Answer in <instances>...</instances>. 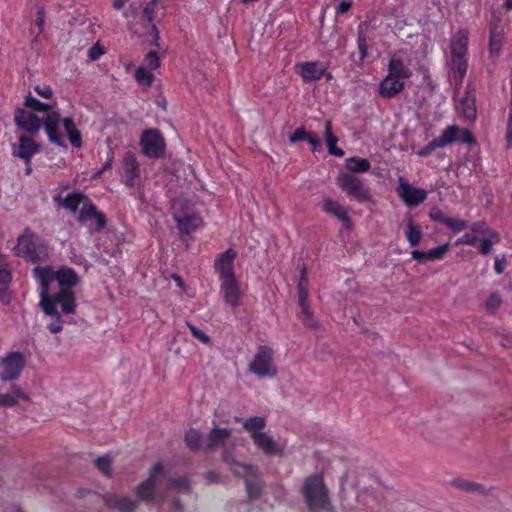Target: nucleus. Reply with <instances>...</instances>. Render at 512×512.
<instances>
[{
  "label": "nucleus",
  "mask_w": 512,
  "mask_h": 512,
  "mask_svg": "<svg viewBox=\"0 0 512 512\" xmlns=\"http://www.w3.org/2000/svg\"><path fill=\"white\" fill-rule=\"evenodd\" d=\"M275 351L267 346H259L249 363V371L259 378H273L278 374Z\"/></svg>",
  "instance_id": "nucleus-8"
},
{
  "label": "nucleus",
  "mask_w": 512,
  "mask_h": 512,
  "mask_svg": "<svg viewBox=\"0 0 512 512\" xmlns=\"http://www.w3.org/2000/svg\"><path fill=\"white\" fill-rule=\"evenodd\" d=\"M104 54V49L99 44L93 45L88 51V57L91 61L97 60L101 55Z\"/></svg>",
  "instance_id": "nucleus-52"
},
{
  "label": "nucleus",
  "mask_w": 512,
  "mask_h": 512,
  "mask_svg": "<svg viewBox=\"0 0 512 512\" xmlns=\"http://www.w3.org/2000/svg\"><path fill=\"white\" fill-rule=\"evenodd\" d=\"M308 136V131L304 127H298L295 132L289 136V140L292 143H295L300 140H306Z\"/></svg>",
  "instance_id": "nucleus-50"
},
{
  "label": "nucleus",
  "mask_w": 512,
  "mask_h": 512,
  "mask_svg": "<svg viewBox=\"0 0 512 512\" xmlns=\"http://www.w3.org/2000/svg\"><path fill=\"white\" fill-rule=\"evenodd\" d=\"M161 5V8L164 9V5L161 4L160 0H151L147 3L144 8L143 15L149 21L152 22L154 20V13L158 6Z\"/></svg>",
  "instance_id": "nucleus-40"
},
{
  "label": "nucleus",
  "mask_w": 512,
  "mask_h": 512,
  "mask_svg": "<svg viewBox=\"0 0 512 512\" xmlns=\"http://www.w3.org/2000/svg\"><path fill=\"white\" fill-rule=\"evenodd\" d=\"M143 153L151 158H159L164 154L165 141L157 129L145 130L140 139Z\"/></svg>",
  "instance_id": "nucleus-14"
},
{
  "label": "nucleus",
  "mask_w": 512,
  "mask_h": 512,
  "mask_svg": "<svg viewBox=\"0 0 512 512\" xmlns=\"http://www.w3.org/2000/svg\"><path fill=\"white\" fill-rule=\"evenodd\" d=\"M501 304V298L497 294H493L489 297L486 302V309L489 311H495Z\"/></svg>",
  "instance_id": "nucleus-51"
},
{
  "label": "nucleus",
  "mask_w": 512,
  "mask_h": 512,
  "mask_svg": "<svg viewBox=\"0 0 512 512\" xmlns=\"http://www.w3.org/2000/svg\"><path fill=\"white\" fill-rule=\"evenodd\" d=\"M404 90V82L389 74L379 84V94L383 98H392Z\"/></svg>",
  "instance_id": "nucleus-22"
},
{
  "label": "nucleus",
  "mask_w": 512,
  "mask_h": 512,
  "mask_svg": "<svg viewBox=\"0 0 512 512\" xmlns=\"http://www.w3.org/2000/svg\"><path fill=\"white\" fill-rule=\"evenodd\" d=\"M171 487L179 491L189 489V483L185 478L165 480L164 467L156 463L150 470L147 479L141 482L134 490L136 496L144 501L162 503L164 496L161 487Z\"/></svg>",
  "instance_id": "nucleus-2"
},
{
  "label": "nucleus",
  "mask_w": 512,
  "mask_h": 512,
  "mask_svg": "<svg viewBox=\"0 0 512 512\" xmlns=\"http://www.w3.org/2000/svg\"><path fill=\"white\" fill-rule=\"evenodd\" d=\"M324 136L326 138L329 154L338 156V157L343 156L344 151L342 149L336 147L338 138L332 134V123L330 120H327L325 122Z\"/></svg>",
  "instance_id": "nucleus-33"
},
{
  "label": "nucleus",
  "mask_w": 512,
  "mask_h": 512,
  "mask_svg": "<svg viewBox=\"0 0 512 512\" xmlns=\"http://www.w3.org/2000/svg\"><path fill=\"white\" fill-rule=\"evenodd\" d=\"M460 128L457 125L448 126L442 134L425 145L418 151V155L426 157L430 155L435 149L443 148L449 144L456 142L459 138Z\"/></svg>",
  "instance_id": "nucleus-16"
},
{
  "label": "nucleus",
  "mask_w": 512,
  "mask_h": 512,
  "mask_svg": "<svg viewBox=\"0 0 512 512\" xmlns=\"http://www.w3.org/2000/svg\"><path fill=\"white\" fill-rule=\"evenodd\" d=\"M452 70L459 81H462L467 71L465 57H452Z\"/></svg>",
  "instance_id": "nucleus-37"
},
{
  "label": "nucleus",
  "mask_w": 512,
  "mask_h": 512,
  "mask_svg": "<svg viewBox=\"0 0 512 512\" xmlns=\"http://www.w3.org/2000/svg\"><path fill=\"white\" fill-rule=\"evenodd\" d=\"M24 105H36V116L39 118V129L43 126L52 143L66 147L64 138L59 131L60 115L54 110L53 106L40 102L30 94L25 97Z\"/></svg>",
  "instance_id": "nucleus-5"
},
{
  "label": "nucleus",
  "mask_w": 512,
  "mask_h": 512,
  "mask_svg": "<svg viewBox=\"0 0 512 512\" xmlns=\"http://www.w3.org/2000/svg\"><path fill=\"white\" fill-rule=\"evenodd\" d=\"M152 33H153V38H154L153 44L158 47L160 36H159V31L155 25H152Z\"/></svg>",
  "instance_id": "nucleus-64"
},
{
  "label": "nucleus",
  "mask_w": 512,
  "mask_h": 512,
  "mask_svg": "<svg viewBox=\"0 0 512 512\" xmlns=\"http://www.w3.org/2000/svg\"><path fill=\"white\" fill-rule=\"evenodd\" d=\"M96 467L105 475L111 476V460L109 457H100L95 461Z\"/></svg>",
  "instance_id": "nucleus-47"
},
{
  "label": "nucleus",
  "mask_w": 512,
  "mask_h": 512,
  "mask_svg": "<svg viewBox=\"0 0 512 512\" xmlns=\"http://www.w3.org/2000/svg\"><path fill=\"white\" fill-rule=\"evenodd\" d=\"M506 261L505 258H497L495 262V270L498 274H501L505 268Z\"/></svg>",
  "instance_id": "nucleus-61"
},
{
  "label": "nucleus",
  "mask_w": 512,
  "mask_h": 512,
  "mask_svg": "<svg viewBox=\"0 0 512 512\" xmlns=\"http://www.w3.org/2000/svg\"><path fill=\"white\" fill-rule=\"evenodd\" d=\"M177 227L182 234H189L201 226L202 220L197 214L175 216Z\"/></svg>",
  "instance_id": "nucleus-27"
},
{
  "label": "nucleus",
  "mask_w": 512,
  "mask_h": 512,
  "mask_svg": "<svg viewBox=\"0 0 512 512\" xmlns=\"http://www.w3.org/2000/svg\"><path fill=\"white\" fill-rule=\"evenodd\" d=\"M458 108L463 116L470 121H474L477 117L475 94L471 90H466L459 100Z\"/></svg>",
  "instance_id": "nucleus-23"
},
{
  "label": "nucleus",
  "mask_w": 512,
  "mask_h": 512,
  "mask_svg": "<svg viewBox=\"0 0 512 512\" xmlns=\"http://www.w3.org/2000/svg\"><path fill=\"white\" fill-rule=\"evenodd\" d=\"M145 65L149 69H158L160 67V57L157 52L150 51L144 59Z\"/></svg>",
  "instance_id": "nucleus-45"
},
{
  "label": "nucleus",
  "mask_w": 512,
  "mask_h": 512,
  "mask_svg": "<svg viewBox=\"0 0 512 512\" xmlns=\"http://www.w3.org/2000/svg\"><path fill=\"white\" fill-rule=\"evenodd\" d=\"M11 272L7 268H0V287L10 286Z\"/></svg>",
  "instance_id": "nucleus-54"
},
{
  "label": "nucleus",
  "mask_w": 512,
  "mask_h": 512,
  "mask_svg": "<svg viewBox=\"0 0 512 512\" xmlns=\"http://www.w3.org/2000/svg\"><path fill=\"white\" fill-rule=\"evenodd\" d=\"M111 165H112V158H109L105 164L103 165V167L97 171L94 175H93V178H98L105 170L107 169H110L111 168Z\"/></svg>",
  "instance_id": "nucleus-63"
},
{
  "label": "nucleus",
  "mask_w": 512,
  "mask_h": 512,
  "mask_svg": "<svg viewBox=\"0 0 512 512\" xmlns=\"http://www.w3.org/2000/svg\"><path fill=\"white\" fill-rule=\"evenodd\" d=\"M296 68L305 83L319 80L326 74V67L318 61L300 63Z\"/></svg>",
  "instance_id": "nucleus-20"
},
{
  "label": "nucleus",
  "mask_w": 512,
  "mask_h": 512,
  "mask_svg": "<svg viewBox=\"0 0 512 512\" xmlns=\"http://www.w3.org/2000/svg\"><path fill=\"white\" fill-rule=\"evenodd\" d=\"M398 194L409 207H415L424 202L427 192L421 188L412 187L403 177L399 179Z\"/></svg>",
  "instance_id": "nucleus-17"
},
{
  "label": "nucleus",
  "mask_w": 512,
  "mask_h": 512,
  "mask_svg": "<svg viewBox=\"0 0 512 512\" xmlns=\"http://www.w3.org/2000/svg\"><path fill=\"white\" fill-rule=\"evenodd\" d=\"M25 107L29 110L23 108H17L15 110V124L29 134H36L39 131V118L36 116V105H25Z\"/></svg>",
  "instance_id": "nucleus-15"
},
{
  "label": "nucleus",
  "mask_w": 512,
  "mask_h": 512,
  "mask_svg": "<svg viewBox=\"0 0 512 512\" xmlns=\"http://www.w3.org/2000/svg\"><path fill=\"white\" fill-rule=\"evenodd\" d=\"M94 219L96 220V228H97V230L104 229V227L106 225V220H105L104 215L101 212H98L96 214V216L94 217Z\"/></svg>",
  "instance_id": "nucleus-60"
},
{
  "label": "nucleus",
  "mask_w": 512,
  "mask_h": 512,
  "mask_svg": "<svg viewBox=\"0 0 512 512\" xmlns=\"http://www.w3.org/2000/svg\"><path fill=\"white\" fill-rule=\"evenodd\" d=\"M40 307L46 316L50 318L47 328L51 333H59L63 329L62 314H74L76 311V297L72 290L61 289L51 296L50 288L46 285L39 288Z\"/></svg>",
  "instance_id": "nucleus-1"
},
{
  "label": "nucleus",
  "mask_w": 512,
  "mask_h": 512,
  "mask_svg": "<svg viewBox=\"0 0 512 512\" xmlns=\"http://www.w3.org/2000/svg\"><path fill=\"white\" fill-rule=\"evenodd\" d=\"M504 41L503 29L498 26L491 27L489 37V56L495 58L500 54Z\"/></svg>",
  "instance_id": "nucleus-30"
},
{
  "label": "nucleus",
  "mask_w": 512,
  "mask_h": 512,
  "mask_svg": "<svg viewBox=\"0 0 512 512\" xmlns=\"http://www.w3.org/2000/svg\"><path fill=\"white\" fill-rule=\"evenodd\" d=\"M471 230L474 235L479 236L480 238L488 237V234L493 232L492 230H489L487 225L483 222L474 223Z\"/></svg>",
  "instance_id": "nucleus-48"
},
{
  "label": "nucleus",
  "mask_w": 512,
  "mask_h": 512,
  "mask_svg": "<svg viewBox=\"0 0 512 512\" xmlns=\"http://www.w3.org/2000/svg\"><path fill=\"white\" fill-rule=\"evenodd\" d=\"M221 280V294L227 305L236 309L241 304V291L233 272L232 258H218L215 262Z\"/></svg>",
  "instance_id": "nucleus-6"
},
{
  "label": "nucleus",
  "mask_w": 512,
  "mask_h": 512,
  "mask_svg": "<svg viewBox=\"0 0 512 512\" xmlns=\"http://www.w3.org/2000/svg\"><path fill=\"white\" fill-rule=\"evenodd\" d=\"M106 504L109 507L118 509L121 512H133L137 507V501L129 498V497H121V498H106Z\"/></svg>",
  "instance_id": "nucleus-32"
},
{
  "label": "nucleus",
  "mask_w": 512,
  "mask_h": 512,
  "mask_svg": "<svg viewBox=\"0 0 512 512\" xmlns=\"http://www.w3.org/2000/svg\"><path fill=\"white\" fill-rule=\"evenodd\" d=\"M351 8V3L347 1H342L337 7V13L343 14L347 12Z\"/></svg>",
  "instance_id": "nucleus-62"
},
{
  "label": "nucleus",
  "mask_w": 512,
  "mask_h": 512,
  "mask_svg": "<svg viewBox=\"0 0 512 512\" xmlns=\"http://www.w3.org/2000/svg\"><path fill=\"white\" fill-rule=\"evenodd\" d=\"M388 74L404 82L411 77L412 72L400 58L392 57L388 63Z\"/></svg>",
  "instance_id": "nucleus-29"
},
{
  "label": "nucleus",
  "mask_w": 512,
  "mask_h": 512,
  "mask_svg": "<svg viewBox=\"0 0 512 512\" xmlns=\"http://www.w3.org/2000/svg\"><path fill=\"white\" fill-rule=\"evenodd\" d=\"M35 23L39 28V33H42L44 30V23H45V11H44L43 7H41L37 11Z\"/></svg>",
  "instance_id": "nucleus-55"
},
{
  "label": "nucleus",
  "mask_w": 512,
  "mask_h": 512,
  "mask_svg": "<svg viewBox=\"0 0 512 512\" xmlns=\"http://www.w3.org/2000/svg\"><path fill=\"white\" fill-rule=\"evenodd\" d=\"M55 202L58 203L59 206H62L66 209L71 210L72 212H76L79 208L80 204H85L87 201L86 195L82 192H72L68 194L65 198H61L60 196H56L54 198Z\"/></svg>",
  "instance_id": "nucleus-24"
},
{
  "label": "nucleus",
  "mask_w": 512,
  "mask_h": 512,
  "mask_svg": "<svg viewBox=\"0 0 512 512\" xmlns=\"http://www.w3.org/2000/svg\"><path fill=\"white\" fill-rule=\"evenodd\" d=\"M506 141H507V148H511L512 147V110H510L508 123H507Z\"/></svg>",
  "instance_id": "nucleus-57"
},
{
  "label": "nucleus",
  "mask_w": 512,
  "mask_h": 512,
  "mask_svg": "<svg viewBox=\"0 0 512 512\" xmlns=\"http://www.w3.org/2000/svg\"><path fill=\"white\" fill-rule=\"evenodd\" d=\"M63 126L67 133L70 143L74 147H81L82 138L80 131L76 128V125L72 118L67 117L63 119Z\"/></svg>",
  "instance_id": "nucleus-34"
},
{
  "label": "nucleus",
  "mask_w": 512,
  "mask_h": 512,
  "mask_svg": "<svg viewBox=\"0 0 512 512\" xmlns=\"http://www.w3.org/2000/svg\"><path fill=\"white\" fill-rule=\"evenodd\" d=\"M369 25L366 22H362L358 27V48L360 52V58L364 59L367 56V31Z\"/></svg>",
  "instance_id": "nucleus-36"
},
{
  "label": "nucleus",
  "mask_w": 512,
  "mask_h": 512,
  "mask_svg": "<svg viewBox=\"0 0 512 512\" xmlns=\"http://www.w3.org/2000/svg\"><path fill=\"white\" fill-rule=\"evenodd\" d=\"M323 209L325 212L334 215L347 227L352 225L351 219L348 216L346 209L338 202L332 199H326L323 204Z\"/></svg>",
  "instance_id": "nucleus-25"
},
{
  "label": "nucleus",
  "mask_w": 512,
  "mask_h": 512,
  "mask_svg": "<svg viewBox=\"0 0 512 512\" xmlns=\"http://www.w3.org/2000/svg\"><path fill=\"white\" fill-rule=\"evenodd\" d=\"M98 213L96 207L92 203L84 204L83 208L80 211L79 219L81 221H87L89 219H94L96 214Z\"/></svg>",
  "instance_id": "nucleus-44"
},
{
  "label": "nucleus",
  "mask_w": 512,
  "mask_h": 512,
  "mask_svg": "<svg viewBox=\"0 0 512 512\" xmlns=\"http://www.w3.org/2000/svg\"><path fill=\"white\" fill-rule=\"evenodd\" d=\"M406 235H407V239L410 242V244L412 246H416L420 241L421 231L417 226H415L412 222H410L408 225V230H407Z\"/></svg>",
  "instance_id": "nucleus-42"
},
{
  "label": "nucleus",
  "mask_w": 512,
  "mask_h": 512,
  "mask_svg": "<svg viewBox=\"0 0 512 512\" xmlns=\"http://www.w3.org/2000/svg\"><path fill=\"white\" fill-rule=\"evenodd\" d=\"M301 492L310 512H332L329 491L321 474L306 478Z\"/></svg>",
  "instance_id": "nucleus-3"
},
{
  "label": "nucleus",
  "mask_w": 512,
  "mask_h": 512,
  "mask_svg": "<svg viewBox=\"0 0 512 512\" xmlns=\"http://www.w3.org/2000/svg\"><path fill=\"white\" fill-rule=\"evenodd\" d=\"M468 40V32L465 30H460L453 36L451 40L452 57H465Z\"/></svg>",
  "instance_id": "nucleus-26"
},
{
  "label": "nucleus",
  "mask_w": 512,
  "mask_h": 512,
  "mask_svg": "<svg viewBox=\"0 0 512 512\" xmlns=\"http://www.w3.org/2000/svg\"><path fill=\"white\" fill-rule=\"evenodd\" d=\"M429 216L432 220L434 221H437V222H440L442 224H446L447 220H448V216H446L439 208L437 207H434V208H431L430 212H429Z\"/></svg>",
  "instance_id": "nucleus-49"
},
{
  "label": "nucleus",
  "mask_w": 512,
  "mask_h": 512,
  "mask_svg": "<svg viewBox=\"0 0 512 512\" xmlns=\"http://www.w3.org/2000/svg\"><path fill=\"white\" fill-rule=\"evenodd\" d=\"M338 186L348 194L349 197L358 202H372L369 189L363 181L350 173H342L337 177Z\"/></svg>",
  "instance_id": "nucleus-12"
},
{
  "label": "nucleus",
  "mask_w": 512,
  "mask_h": 512,
  "mask_svg": "<svg viewBox=\"0 0 512 512\" xmlns=\"http://www.w3.org/2000/svg\"><path fill=\"white\" fill-rule=\"evenodd\" d=\"M20 399L28 400L29 398L24 394L20 386L14 384L11 387V393L0 394V406L14 407Z\"/></svg>",
  "instance_id": "nucleus-31"
},
{
  "label": "nucleus",
  "mask_w": 512,
  "mask_h": 512,
  "mask_svg": "<svg viewBox=\"0 0 512 512\" xmlns=\"http://www.w3.org/2000/svg\"><path fill=\"white\" fill-rule=\"evenodd\" d=\"M298 303L300 306V320L307 328L317 330L320 328L318 320L314 317L309 303L308 278L306 268L301 270V277L297 285Z\"/></svg>",
  "instance_id": "nucleus-10"
},
{
  "label": "nucleus",
  "mask_w": 512,
  "mask_h": 512,
  "mask_svg": "<svg viewBox=\"0 0 512 512\" xmlns=\"http://www.w3.org/2000/svg\"><path fill=\"white\" fill-rule=\"evenodd\" d=\"M34 90L37 92L38 95L44 97V98H51L53 95V91L50 86L45 85L43 87L35 86Z\"/></svg>",
  "instance_id": "nucleus-56"
},
{
  "label": "nucleus",
  "mask_w": 512,
  "mask_h": 512,
  "mask_svg": "<svg viewBox=\"0 0 512 512\" xmlns=\"http://www.w3.org/2000/svg\"><path fill=\"white\" fill-rule=\"evenodd\" d=\"M449 246V243L439 245L438 247L431 249L427 254L419 252L418 250H414L412 251V256H442L448 252Z\"/></svg>",
  "instance_id": "nucleus-41"
},
{
  "label": "nucleus",
  "mask_w": 512,
  "mask_h": 512,
  "mask_svg": "<svg viewBox=\"0 0 512 512\" xmlns=\"http://www.w3.org/2000/svg\"><path fill=\"white\" fill-rule=\"evenodd\" d=\"M306 141H308L312 145L314 150L317 147H319L320 144H321L320 139L318 138V136L316 134L311 133V132H308V136L306 137Z\"/></svg>",
  "instance_id": "nucleus-59"
},
{
  "label": "nucleus",
  "mask_w": 512,
  "mask_h": 512,
  "mask_svg": "<svg viewBox=\"0 0 512 512\" xmlns=\"http://www.w3.org/2000/svg\"><path fill=\"white\" fill-rule=\"evenodd\" d=\"M267 421L264 417L254 416L243 421V428L250 434L254 445L265 455H282L285 445L277 442L265 431Z\"/></svg>",
  "instance_id": "nucleus-4"
},
{
  "label": "nucleus",
  "mask_w": 512,
  "mask_h": 512,
  "mask_svg": "<svg viewBox=\"0 0 512 512\" xmlns=\"http://www.w3.org/2000/svg\"><path fill=\"white\" fill-rule=\"evenodd\" d=\"M12 301V294L9 286L0 287V302L4 305H9Z\"/></svg>",
  "instance_id": "nucleus-53"
},
{
  "label": "nucleus",
  "mask_w": 512,
  "mask_h": 512,
  "mask_svg": "<svg viewBox=\"0 0 512 512\" xmlns=\"http://www.w3.org/2000/svg\"><path fill=\"white\" fill-rule=\"evenodd\" d=\"M231 436V430L227 428H213L206 439V448H214L224 445Z\"/></svg>",
  "instance_id": "nucleus-28"
},
{
  "label": "nucleus",
  "mask_w": 512,
  "mask_h": 512,
  "mask_svg": "<svg viewBox=\"0 0 512 512\" xmlns=\"http://www.w3.org/2000/svg\"><path fill=\"white\" fill-rule=\"evenodd\" d=\"M185 442L191 449H199L202 445V436L199 431L191 429L185 435Z\"/></svg>",
  "instance_id": "nucleus-39"
},
{
  "label": "nucleus",
  "mask_w": 512,
  "mask_h": 512,
  "mask_svg": "<svg viewBox=\"0 0 512 512\" xmlns=\"http://www.w3.org/2000/svg\"><path fill=\"white\" fill-rule=\"evenodd\" d=\"M445 225L453 232H461L468 227V222L464 219L449 217Z\"/></svg>",
  "instance_id": "nucleus-43"
},
{
  "label": "nucleus",
  "mask_w": 512,
  "mask_h": 512,
  "mask_svg": "<svg viewBox=\"0 0 512 512\" xmlns=\"http://www.w3.org/2000/svg\"><path fill=\"white\" fill-rule=\"evenodd\" d=\"M224 460L236 476L244 478L249 498H258L262 493V484L258 477L257 468L239 463L229 456H225Z\"/></svg>",
  "instance_id": "nucleus-9"
},
{
  "label": "nucleus",
  "mask_w": 512,
  "mask_h": 512,
  "mask_svg": "<svg viewBox=\"0 0 512 512\" xmlns=\"http://www.w3.org/2000/svg\"><path fill=\"white\" fill-rule=\"evenodd\" d=\"M38 151V144L31 137L25 135L19 137L18 144L12 145L13 156L23 159L26 164L30 163L32 156Z\"/></svg>",
  "instance_id": "nucleus-19"
},
{
  "label": "nucleus",
  "mask_w": 512,
  "mask_h": 512,
  "mask_svg": "<svg viewBox=\"0 0 512 512\" xmlns=\"http://www.w3.org/2000/svg\"><path fill=\"white\" fill-rule=\"evenodd\" d=\"M346 167L351 172L362 173L369 171L371 164L365 158L354 156L346 159Z\"/></svg>",
  "instance_id": "nucleus-35"
},
{
  "label": "nucleus",
  "mask_w": 512,
  "mask_h": 512,
  "mask_svg": "<svg viewBox=\"0 0 512 512\" xmlns=\"http://www.w3.org/2000/svg\"><path fill=\"white\" fill-rule=\"evenodd\" d=\"M33 275L40 288H44L45 285L50 288L53 280L57 281L61 289L69 290L80 283L79 275L69 267L55 269L51 266H37L33 270Z\"/></svg>",
  "instance_id": "nucleus-7"
},
{
  "label": "nucleus",
  "mask_w": 512,
  "mask_h": 512,
  "mask_svg": "<svg viewBox=\"0 0 512 512\" xmlns=\"http://www.w3.org/2000/svg\"><path fill=\"white\" fill-rule=\"evenodd\" d=\"M500 241L499 234L497 232H490L488 237L480 238L474 234H465L462 238H460L456 244L465 243L469 245H474L478 248L479 253L488 254L492 250V246Z\"/></svg>",
  "instance_id": "nucleus-18"
},
{
  "label": "nucleus",
  "mask_w": 512,
  "mask_h": 512,
  "mask_svg": "<svg viewBox=\"0 0 512 512\" xmlns=\"http://www.w3.org/2000/svg\"><path fill=\"white\" fill-rule=\"evenodd\" d=\"M135 78L137 82L145 87H150L154 80L152 72L147 70L145 67H139L135 72Z\"/></svg>",
  "instance_id": "nucleus-38"
},
{
  "label": "nucleus",
  "mask_w": 512,
  "mask_h": 512,
  "mask_svg": "<svg viewBox=\"0 0 512 512\" xmlns=\"http://www.w3.org/2000/svg\"><path fill=\"white\" fill-rule=\"evenodd\" d=\"M123 181L127 186H134L139 178V165L136 157L131 152H127L123 158Z\"/></svg>",
  "instance_id": "nucleus-21"
},
{
  "label": "nucleus",
  "mask_w": 512,
  "mask_h": 512,
  "mask_svg": "<svg viewBox=\"0 0 512 512\" xmlns=\"http://www.w3.org/2000/svg\"><path fill=\"white\" fill-rule=\"evenodd\" d=\"M25 366V356L19 351H9L0 357V380H17Z\"/></svg>",
  "instance_id": "nucleus-11"
},
{
  "label": "nucleus",
  "mask_w": 512,
  "mask_h": 512,
  "mask_svg": "<svg viewBox=\"0 0 512 512\" xmlns=\"http://www.w3.org/2000/svg\"><path fill=\"white\" fill-rule=\"evenodd\" d=\"M460 132H461L460 140L462 142L467 143V144H473L475 142L474 136L469 130L463 129V130H460L459 133Z\"/></svg>",
  "instance_id": "nucleus-58"
},
{
  "label": "nucleus",
  "mask_w": 512,
  "mask_h": 512,
  "mask_svg": "<svg viewBox=\"0 0 512 512\" xmlns=\"http://www.w3.org/2000/svg\"><path fill=\"white\" fill-rule=\"evenodd\" d=\"M17 256H42L48 254V246L30 229H25L18 237Z\"/></svg>",
  "instance_id": "nucleus-13"
},
{
  "label": "nucleus",
  "mask_w": 512,
  "mask_h": 512,
  "mask_svg": "<svg viewBox=\"0 0 512 512\" xmlns=\"http://www.w3.org/2000/svg\"><path fill=\"white\" fill-rule=\"evenodd\" d=\"M187 326L193 335L194 338L198 339L204 344H209L211 339L208 335H206L201 329L197 328L195 325L187 322Z\"/></svg>",
  "instance_id": "nucleus-46"
}]
</instances>
